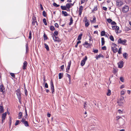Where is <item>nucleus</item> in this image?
I'll list each match as a JSON object with an SVG mask.
<instances>
[{
    "mask_svg": "<svg viewBox=\"0 0 131 131\" xmlns=\"http://www.w3.org/2000/svg\"><path fill=\"white\" fill-rule=\"evenodd\" d=\"M127 41V40L126 39L123 40L121 38H120L118 40V43L126 46L127 45L126 43Z\"/></svg>",
    "mask_w": 131,
    "mask_h": 131,
    "instance_id": "1",
    "label": "nucleus"
},
{
    "mask_svg": "<svg viewBox=\"0 0 131 131\" xmlns=\"http://www.w3.org/2000/svg\"><path fill=\"white\" fill-rule=\"evenodd\" d=\"M129 10V7L128 6L125 5L122 8V10L124 13H126L128 12Z\"/></svg>",
    "mask_w": 131,
    "mask_h": 131,
    "instance_id": "2",
    "label": "nucleus"
},
{
    "mask_svg": "<svg viewBox=\"0 0 131 131\" xmlns=\"http://www.w3.org/2000/svg\"><path fill=\"white\" fill-rule=\"evenodd\" d=\"M123 5V2L121 0H117L116 1V5L117 6L119 7Z\"/></svg>",
    "mask_w": 131,
    "mask_h": 131,
    "instance_id": "3",
    "label": "nucleus"
},
{
    "mask_svg": "<svg viewBox=\"0 0 131 131\" xmlns=\"http://www.w3.org/2000/svg\"><path fill=\"white\" fill-rule=\"evenodd\" d=\"M50 88L52 91V94H54V89L53 83L52 80H51L50 81Z\"/></svg>",
    "mask_w": 131,
    "mask_h": 131,
    "instance_id": "4",
    "label": "nucleus"
},
{
    "mask_svg": "<svg viewBox=\"0 0 131 131\" xmlns=\"http://www.w3.org/2000/svg\"><path fill=\"white\" fill-rule=\"evenodd\" d=\"M7 115V112H5L4 113H3L2 115V120L1 123L3 124L5 120L6 117Z\"/></svg>",
    "mask_w": 131,
    "mask_h": 131,
    "instance_id": "5",
    "label": "nucleus"
},
{
    "mask_svg": "<svg viewBox=\"0 0 131 131\" xmlns=\"http://www.w3.org/2000/svg\"><path fill=\"white\" fill-rule=\"evenodd\" d=\"M87 59V56H85L84 58H83V60H82L81 62V66H83L85 64V62Z\"/></svg>",
    "mask_w": 131,
    "mask_h": 131,
    "instance_id": "6",
    "label": "nucleus"
},
{
    "mask_svg": "<svg viewBox=\"0 0 131 131\" xmlns=\"http://www.w3.org/2000/svg\"><path fill=\"white\" fill-rule=\"evenodd\" d=\"M16 93V94L17 95V98L21 97V93L20 88L18 89L17 90H16L15 91Z\"/></svg>",
    "mask_w": 131,
    "mask_h": 131,
    "instance_id": "7",
    "label": "nucleus"
},
{
    "mask_svg": "<svg viewBox=\"0 0 131 131\" xmlns=\"http://www.w3.org/2000/svg\"><path fill=\"white\" fill-rule=\"evenodd\" d=\"M53 37V39L54 41L58 42H61V40L59 39L58 37L55 36L54 37Z\"/></svg>",
    "mask_w": 131,
    "mask_h": 131,
    "instance_id": "8",
    "label": "nucleus"
},
{
    "mask_svg": "<svg viewBox=\"0 0 131 131\" xmlns=\"http://www.w3.org/2000/svg\"><path fill=\"white\" fill-rule=\"evenodd\" d=\"M118 67L120 68H122L123 66V62L121 60L118 63Z\"/></svg>",
    "mask_w": 131,
    "mask_h": 131,
    "instance_id": "9",
    "label": "nucleus"
},
{
    "mask_svg": "<svg viewBox=\"0 0 131 131\" xmlns=\"http://www.w3.org/2000/svg\"><path fill=\"white\" fill-rule=\"evenodd\" d=\"M32 24L33 25H35V22H36L37 21L35 16H34V15H33V16L32 17Z\"/></svg>",
    "mask_w": 131,
    "mask_h": 131,
    "instance_id": "10",
    "label": "nucleus"
},
{
    "mask_svg": "<svg viewBox=\"0 0 131 131\" xmlns=\"http://www.w3.org/2000/svg\"><path fill=\"white\" fill-rule=\"evenodd\" d=\"M27 64V62L26 61H25L24 62L23 65V70H25L26 69Z\"/></svg>",
    "mask_w": 131,
    "mask_h": 131,
    "instance_id": "11",
    "label": "nucleus"
},
{
    "mask_svg": "<svg viewBox=\"0 0 131 131\" xmlns=\"http://www.w3.org/2000/svg\"><path fill=\"white\" fill-rule=\"evenodd\" d=\"M90 43H88L86 41H85V42L83 44V45L84 47L87 48H89V47L90 46Z\"/></svg>",
    "mask_w": 131,
    "mask_h": 131,
    "instance_id": "12",
    "label": "nucleus"
},
{
    "mask_svg": "<svg viewBox=\"0 0 131 131\" xmlns=\"http://www.w3.org/2000/svg\"><path fill=\"white\" fill-rule=\"evenodd\" d=\"M0 111L2 113H3L4 111V109L2 104L0 105Z\"/></svg>",
    "mask_w": 131,
    "mask_h": 131,
    "instance_id": "13",
    "label": "nucleus"
},
{
    "mask_svg": "<svg viewBox=\"0 0 131 131\" xmlns=\"http://www.w3.org/2000/svg\"><path fill=\"white\" fill-rule=\"evenodd\" d=\"M111 49H112V51L114 53H116L118 51V49L117 48L114 47H112Z\"/></svg>",
    "mask_w": 131,
    "mask_h": 131,
    "instance_id": "14",
    "label": "nucleus"
},
{
    "mask_svg": "<svg viewBox=\"0 0 131 131\" xmlns=\"http://www.w3.org/2000/svg\"><path fill=\"white\" fill-rule=\"evenodd\" d=\"M71 61L70 60L68 62V65L67 67V68H66V70H69L70 69V67L71 64Z\"/></svg>",
    "mask_w": 131,
    "mask_h": 131,
    "instance_id": "15",
    "label": "nucleus"
},
{
    "mask_svg": "<svg viewBox=\"0 0 131 131\" xmlns=\"http://www.w3.org/2000/svg\"><path fill=\"white\" fill-rule=\"evenodd\" d=\"M101 57L103 58H104V56L101 54H99L97 56H96L95 57L96 60H98L99 58H100Z\"/></svg>",
    "mask_w": 131,
    "mask_h": 131,
    "instance_id": "16",
    "label": "nucleus"
},
{
    "mask_svg": "<svg viewBox=\"0 0 131 131\" xmlns=\"http://www.w3.org/2000/svg\"><path fill=\"white\" fill-rule=\"evenodd\" d=\"M91 22L92 23H95L96 22V18L95 16L94 15L93 16V20H90Z\"/></svg>",
    "mask_w": 131,
    "mask_h": 131,
    "instance_id": "17",
    "label": "nucleus"
},
{
    "mask_svg": "<svg viewBox=\"0 0 131 131\" xmlns=\"http://www.w3.org/2000/svg\"><path fill=\"white\" fill-rule=\"evenodd\" d=\"M62 14L64 16H67L69 15V14H68L67 12L66 11L62 10Z\"/></svg>",
    "mask_w": 131,
    "mask_h": 131,
    "instance_id": "18",
    "label": "nucleus"
},
{
    "mask_svg": "<svg viewBox=\"0 0 131 131\" xmlns=\"http://www.w3.org/2000/svg\"><path fill=\"white\" fill-rule=\"evenodd\" d=\"M58 34V31H55L54 33L52 35V37H54L55 36H57Z\"/></svg>",
    "mask_w": 131,
    "mask_h": 131,
    "instance_id": "19",
    "label": "nucleus"
},
{
    "mask_svg": "<svg viewBox=\"0 0 131 131\" xmlns=\"http://www.w3.org/2000/svg\"><path fill=\"white\" fill-rule=\"evenodd\" d=\"M44 44L45 45V47L46 48L47 50L49 51L50 50L48 46L46 43H45Z\"/></svg>",
    "mask_w": 131,
    "mask_h": 131,
    "instance_id": "20",
    "label": "nucleus"
},
{
    "mask_svg": "<svg viewBox=\"0 0 131 131\" xmlns=\"http://www.w3.org/2000/svg\"><path fill=\"white\" fill-rule=\"evenodd\" d=\"M59 79H61L63 77V73H59L58 74Z\"/></svg>",
    "mask_w": 131,
    "mask_h": 131,
    "instance_id": "21",
    "label": "nucleus"
},
{
    "mask_svg": "<svg viewBox=\"0 0 131 131\" xmlns=\"http://www.w3.org/2000/svg\"><path fill=\"white\" fill-rule=\"evenodd\" d=\"M85 26L86 27H88L90 24V22L89 21H85Z\"/></svg>",
    "mask_w": 131,
    "mask_h": 131,
    "instance_id": "22",
    "label": "nucleus"
},
{
    "mask_svg": "<svg viewBox=\"0 0 131 131\" xmlns=\"http://www.w3.org/2000/svg\"><path fill=\"white\" fill-rule=\"evenodd\" d=\"M18 119H20L23 116V113L21 112H19L18 113Z\"/></svg>",
    "mask_w": 131,
    "mask_h": 131,
    "instance_id": "23",
    "label": "nucleus"
},
{
    "mask_svg": "<svg viewBox=\"0 0 131 131\" xmlns=\"http://www.w3.org/2000/svg\"><path fill=\"white\" fill-rule=\"evenodd\" d=\"M26 53L28 52L29 51L28 45V43H27L26 45Z\"/></svg>",
    "mask_w": 131,
    "mask_h": 131,
    "instance_id": "24",
    "label": "nucleus"
},
{
    "mask_svg": "<svg viewBox=\"0 0 131 131\" xmlns=\"http://www.w3.org/2000/svg\"><path fill=\"white\" fill-rule=\"evenodd\" d=\"M128 54L126 52L124 53L123 54V57L125 59H127V57L128 56Z\"/></svg>",
    "mask_w": 131,
    "mask_h": 131,
    "instance_id": "25",
    "label": "nucleus"
},
{
    "mask_svg": "<svg viewBox=\"0 0 131 131\" xmlns=\"http://www.w3.org/2000/svg\"><path fill=\"white\" fill-rule=\"evenodd\" d=\"M105 40L104 39L103 37L101 38V43H102V46H103L105 44Z\"/></svg>",
    "mask_w": 131,
    "mask_h": 131,
    "instance_id": "26",
    "label": "nucleus"
},
{
    "mask_svg": "<svg viewBox=\"0 0 131 131\" xmlns=\"http://www.w3.org/2000/svg\"><path fill=\"white\" fill-rule=\"evenodd\" d=\"M43 39L44 40H46L47 39H48V38L47 36L46 35L45 32H44V34L43 35Z\"/></svg>",
    "mask_w": 131,
    "mask_h": 131,
    "instance_id": "27",
    "label": "nucleus"
},
{
    "mask_svg": "<svg viewBox=\"0 0 131 131\" xmlns=\"http://www.w3.org/2000/svg\"><path fill=\"white\" fill-rule=\"evenodd\" d=\"M105 32L104 30L102 31L101 32V36H104L105 35Z\"/></svg>",
    "mask_w": 131,
    "mask_h": 131,
    "instance_id": "28",
    "label": "nucleus"
},
{
    "mask_svg": "<svg viewBox=\"0 0 131 131\" xmlns=\"http://www.w3.org/2000/svg\"><path fill=\"white\" fill-rule=\"evenodd\" d=\"M23 123L24 125L25 126L27 127L29 126V125L27 121H25Z\"/></svg>",
    "mask_w": 131,
    "mask_h": 131,
    "instance_id": "29",
    "label": "nucleus"
},
{
    "mask_svg": "<svg viewBox=\"0 0 131 131\" xmlns=\"http://www.w3.org/2000/svg\"><path fill=\"white\" fill-rule=\"evenodd\" d=\"M9 127H10L11 125V124L12 122V118L10 116L9 117Z\"/></svg>",
    "mask_w": 131,
    "mask_h": 131,
    "instance_id": "30",
    "label": "nucleus"
},
{
    "mask_svg": "<svg viewBox=\"0 0 131 131\" xmlns=\"http://www.w3.org/2000/svg\"><path fill=\"white\" fill-rule=\"evenodd\" d=\"M73 20L72 17H71L70 18V21L69 23V25H70L72 24L73 22Z\"/></svg>",
    "mask_w": 131,
    "mask_h": 131,
    "instance_id": "31",
    "label": "nucleus"
},
{
    "mask_svg": "<svg viewBox=\"0 0 131 131\" xmlns=\"http://www.w3.org/2000/svg\"><path fill=\"white\" fill-rule=\"evenodd\" d=\"M130 27L129 26L128 27L126 26L125 27V31H128L130 29Z\"/></svg>",
    "mask_w": 131,
    "mask_h": 131,
    "instance_id": "32",
    "label": "nucleus"
},
{
    "mask_svg": "<svg viewBox=\"0 0 131 131\" xmlns=\"http://www.w3.org/2000/svg\"><path fill=\"white\" fill-rule=\"evenodd\" d=\"M82 35V34H81L78 36L77 39L78 40H80L81 39Z\"/></svg>",
    "mask_w": 131,
    "mask_h": 131,
    "instance_id": "33",
    "label": "nucleus"
},
{
    "mask_svg": "<svg viewBox=\"0 0 131 131\" xmlns=\"http://www.w3.org/2000/svg\"><path fill=\"white\" fill-rule=\"evenodd\" d=\"M87 102H84V104H83V106H84V108L85 109H86L87 107Z\"/></svg>",
    "mask_w": 131,
    "mask_h": 131,
    "instance_id": "34",
    "label": "nucleus"
},
{
    "mask_svg": "<svg viewBox=\"0 0 131 131\" xmlns=\"http://www.w3.org/2000/svg\"><path fill=\"white\" fill-rule=\"evenodd\" d=\"M108 92L106 93V95L107 96H109L111 94V91L110 90H108Z\"/></svg>",
    "mask_w": 131,
    "mask_h": 131,
    "instance_id": "35",
    "label": "nucleus"
},
{
    "mask_svg": "<svg viewBox=\"0 0 131 131\" xmlns=\"http://www.w3.org/2000/svg\"><path fill=\"white\" fill-rule=\"evenodd\" d=\"M61 9L62 10H67V8L66 6H61Z\"/></svg>",
    "mask_w": 131,
    "mask_h": 131,
    "instance_id": "36",
    "label": "nucleus"
},
{
    "mask_svg": "<svg viewBox=\"0 0 131 131\" xmlns=\"http://www.w3.org/2000/svg\"><path fill=\"white\" fill-rule=\"evenodd\" d=\"M50 29L52 31H53L55 30L54 26H50Z\"/></svg>",
    "mask_w": 131,
    "mask_h": 131,
    "instance_id": "37",
    "label": "nucleus"
},
{
    "mask_svg": "<svg viewBox=\"0 0 131 131\" xmlns=\"http://www.w3.org/2000/svg\"><path fill=\"white\" fill-rule=\"evenodd\" d=\"M109 38L110 40L112 41H114V37L112 35H111L110 36Z\"/></svg>",
    "mask_w": 131,
    "mask_h": 131,
    "instance_id": "38",
    "label": "nucleus"
},
{
    "mask_svg": "<svg viewBox=\"0 0 131 131\" xmlns=\"http://www.w3.org/2000/svg\"><path fill=\"white\" fill-rule=\"evenodd\" d=\"M66 8L67 9H69L70 8L71 6L70 5V4H69V3H67L66 4Z\"/></svg>",
    "mask_w": 131,
    "mask_h": 131,
    "instance_id": "39",
    "label": "nucleus"
},
{
    "mask_svg": "<svg viewBox=\"0 0 131 131\" xmlns=\"http://www.w3.org/2000/svg\"><path fill=\"white\" fill-rule=\"evenodd\" d=\"M53 5L55 7H57L60 6L59 5L57 4L56 3L54 2L53 4Z\"/></svg>",
    "mask_w": 131,
    "mask_h": 131,
    "instance_id": "40",
    "label": "nucleus"
},
{
    "mask_svg": "<svg viewBox=\"0 0 131 131\" xmlns=\"http://www.w3.org/2000/svg\"><path fill=\"white\" fill-rule=\"evenodd\" d=\"M43 21L45 25H47V23L46 20L45 18H43Z\"/></svg>",
    "mask_w": 131,
    "mask_h": 131,
    "instance_id": "41",
    "label": "nucleus"
},
{
    "mask_svg": "<svg viewBox=\"0 0 131 131\" xmlns=\"http://www.w3.org/2000/svg\"><path fill=\"white\" fill-rule=\"evenodd\" d=\"M42 15L45 17H46L47 14L46 12L44 10L42 12Z\"/></svg>",
    "mask_w": 131,
    "mask_h": 131,
    "instance_id": "42",
    "label": "nucleus"
},
{
    "mask_svg": "<svg viewBox=\"0 0 131 131\" xmlns=\"http://www.w3.org/2000/svg\"><path fill=\"white\" fill-rule=\"evenodd\" d=\"M119 29V27L118 26H116L115 27V31L116 32H118V30Z\"/></svg>",
    "mask_w": 131,
    "mask_h": 131,
    "instance_id": "43",
    "label": "nucleus"
},
{
    "mask_svg": "<svg viewBox=\"0 0 131 131\" xmlns=\"http://www.w3.org/2000/svg\"><path fill=\"white\" fill-rule=\"evenodd\" d=\"M122 49V48L121 47H120L119 48L118 51H117L118 52V53L119 54H120L121 53Z\"/></svg>",
    "mask_w": 131,
    "mask_h": 131,
    "instance_id": "44",
    "label": "nucleus"
},
{
    "mask_svg": "<svg viewBox=\"0 0 131 131\" xmlns=\"http://www.w3.org/2000/svg\"><path fill=\"white\" fill-rule=\"evenodd\" d=\"M20 123V121L19 120H16L15 123V125L17 126Z\"/></svg>",
    "mask_w": 131,
    "mask_h": 131,
    "instance_id": "45",
    "label": "nucleus"
},
{
    "mask_svg": "<svg viewBox=\"0 0 131 131\" xmlns=\"http://www.w3.org/2000/svg\"><path fill=\"white\" fill-rule=\"evenodd\" d=\"M107 20L108 23H111L112 21V20L110 18H108L107 19Z\"/></svg>",
    "mask_w": 131,
    "mask_h": 131,
    "instance_id": "46",
    "label": "nucleus"
},
{
    "mask_svg": "<svg viewBox=\"0 0 131 131\" xmlns=\"http://www.w3.org/2000/svg\"><path fill=\"white\" fill-rule=\"evenodd\" d=\"M67 75H66V76L68 77L69 79V81H70L71 80V76L69 74H68V73H66V74Z\"/></svg>",
    "mask_w": 131,
    "mask_h": 131,
    "instance_id": "47",
    "label": "nucleus"
},
{
    "mask_svg": "<svg viewBox=\"0 0 131 131\" xmlns=\"http://www.w3.org/2000/svg\"><path fill=\"white\" fill-rule=\"evenodd\" d=\"M0 90H1V89H3V90H4L5 89L4 87L3 84H1L0 85Z\"/></svg>",
    "mask_w": 131,
    "mask_h": 131,
    "instance_id": "48",
    "label": "nucleus"
},
{
    "mask_svg": "<svg viewBox=\"0 0 131 131\" xmlns=\"http://www.w3.org/2000/svg\"><path fill=\"white\" fill-rule=\"evenodd\" d=\"M24 89H25V95L26 96H27L28 95V93H27V90L26 89L25 86H24Z\"/></svg>",
    "mask_w": 131,
    "mask_h": 131,
    "instance_id": "49",
    "label": "nucleus"
},
{
    "mask_svg": "<svg viewBox=\"0 0 131 131\" xmlns=\"http://www.w3.org/2000/svg\"><path fill=\"white\" fill-rule=\"evenodd\" d=\"M117 103H118V104L119 106H123V102H117Z\"/></svg>",
    "mask_w": 131,
    "mask_h": 131,
    "instance_id": "50",
    "label": "nucleus"
},
{
    "mask_svg": "<svg viewBox=\"0 0 131 131\" xmlns=\"http://www.w3.org/2000/svg\"><path fill=\"white\" fill-rule=\"evenodd\" d=\"M93 52L94 53H97L98 52V49H94L93 48Z\"/></svg>",
    "mask_w": 131,
    "mask_h": 131,
    "instance_id": "51",
    "label": "nucleus"
},
{
    "mask_svg": "<svg viewBox=\"0 0 131 131\" xmlns=\"http://www.w3.org/2000/svg\"><path fill=\"white\" fill-rule=\"evenodd\" d=\"M120 81L122 82H123L124 81V78L122 77H120Z\"/></svg>",
    "mask_w": 131,
    "mask_h": 131,
    "instance_id": "52",
    "label": "nucleus"
},
{
    "mask_svg": "<svg viewBox=\"0 0 131 131\" xmlns=\"http://www.w3.org/2000/svg\"><path fill=\"white\" fill-rule=\"evenodd\" d=\"M10 75L13 78H15V75L14 73H10Z\"/></svg>",
    "mask_w": 131,
    "mask_h": 131,
    "instance_id": "53",
    "label": "nucleus"
},
{
    "mask_svg": "<svg viewBox=\"0 0 131 131\" xmlns=\"http://www.w3.org/2000/svg\"><path fill=\"white\" fill-rule=\"evenodd\" d=\"M31 35H32V34H31V31H30L29 33V36L28 37V38L29 39H31Z\"/></svg>",
    "mask_w": 131,
    "mask_h": 131,
    "instance_id": "54",
    "label": "nucleus"
},
{
    "mask_svg": "<svg viewBox=\"0 0 131 131\" xmlns=\"http://www.w3.org/2000/svg\"><path fill=\"white\" fill-rule=\"evenodd\" d=\"M97 6H95L94 7V8L92 10V12L94 11H96L97 10Z\"/></svg>",
    "mask_w": 131,
    "mask_h": 131,
    "instance_id": "55",
    "label": "nucleus"
},
{
    "mask_svg": "<svg viewBox=\"0 0 131 131\" xmlns=\"http://www.w3.org/2000/svg\"><path fill=\"white\" fill-rule=\"evenodd\" d=\"M125 2L127 4H129L130 2V0H125Z\"/></svg>",
    "mask_w": 131,
    "mask_h": 131,
    "instance_id": "56",
    "label": "nucleus"
},
{
    "mask_svg": "<svg viewBox=\"0 0 131 131\" xmlns=\"http://www.w3.org/2000/svg\"><path fill=\"white\" fill-rule=\"evenodd\" d=\"M44 84H45V86H44L46 88H48V85L47 83L46 82Z\"/></svg>",
    "mask_w": 131,
    "mask_h": 131,
    "instance_id": "57",
    "label": "nucleus"
},
{
    "mask_svg": "<svg viewBox=\"0 0 131 131\" xmlns=\"http://www.w3.org/2000/svg\"><path fill=\"white\" fill-rule=\"evenodd\" d=\"M111 24L112 25H116L117 24L115 21H112L111 23Z\"/></svg>",
    "mask_w": 131,
    "mask_h": 131,
    "instance_id": "58",
    "label": "nucleus"
},
{
    "mask_svg": "<svg viewBox=\"0 0 131 131\" xmlns=\"http://www.w3.org/2000/svg\"><path fill=\"white\" fill-rule=\"evenodd\" d=\"M26 121L25 119L23 117L22 118L21 120V122H22L23 123Z\"/></svg>",
    "mask_w": 131,
    "mask_h": 131,
    "instance_id": "59",
    "label": "nucleus"
},
{
    "mask_svg": "<svg viewBox=\"0 0 131 131\" xmlns=\"http://www.w3.org/2000/svg\"><path fill=\"white\" fill-rule=\"evenodd\" d=\"M89 40L90 41L92 40V38L91 37V35L89 32Z\"/></svg>",
    "mask_w": 131,
    "mask_h": 131,
    "instance_id": "60",
    "label": "nucleus"
},
{
    "mask_svg": "<svg viewBox=\"0 0 131 131\" xmlns=\"http://www.w3.org/2000/svg\"><path fill=\"white\" fill-rule=\"evenodd\" d=\"M102 49L103 50H106V47L104 46L102 47Z\"/></svg>",
    "mask_w": 131,
    "mask_h": 131,
    "instance_id": "61",
    "label": "nucleus"
},
{
    "mask_svg": "<svg viewBox=\"0 0 131 131\" xmlns=\"http://www.w3.org/2000/svg\"><path fill=\"white\" fill-rule=\"evenodd\" d=\"M125 92L123 91H121V95H123L125 94Z\"/></svg>",
    "mask_w": 131,
    "mask_h": 131,
    "instance_id": "62",
    "label": "nucleus"
},
{
    "mask_svg": "<svg viewBox=\"0 0 131 131\" xmlns=\"http://www.w3.org/2000/svg\"><path fill=\"white\" fill-rule=\"evenodd\" d=\"M40 7L41 10H43V7L42 5L41 4H40Z\"/></svg>",
    "mask_w": 131,
    "mask_h": 131,
    "instance_id": "63",
    "label": "nucleus"
},
{
    "mask_svg": "<svg viewBox=\"0 0 131 131\" xmlns=\"http://www.w3.org/2000/svg\"><path fill=\"white\" fill-rule=\"evenodd\" d=\"M54 26H55V27H57V28H58L59 27V26L58 24L57 23H56L54 24Z\"/></svg>",
    "mask_w": 131,
    "mask_h": 131,
    "instance_id": "64",
    "label": "nucleus"
}]
</instances>
